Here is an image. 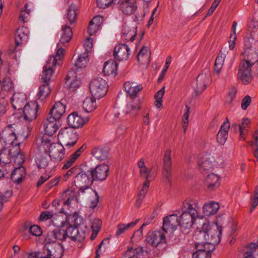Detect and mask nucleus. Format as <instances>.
<instances>
[{"label":"nucleus","mask_w":258,"mask_h":258,"mask_svg":"<svg viewBox=\"0 0 258 258\" xmlns=\"http://www.w3.org/2000/svg\"><path fill=\"white\" fill-rule=\"evenodd\" d=\"M200 209L199 202L195 199L185 201L182 205V213L179 219V224L184 228L191 227L198 216Z\"/></svg>","instance_id":"obj_1"},{"label":"nucleus","mask_w":258,"mask_h":258,"mask_svg":"<svg viewBox=\"0 0 258 258\" xmlns=\"http://www.w3.org/2000/svg\"><path fill=\"white\" fill-rule=\"evenodd\" d=\"M222 226L217 222L213 223L211 225L206 221L203 224L202 229L195 234L197 240L204 239L213 243L218 244L221 240Z\"/></svg>","instance_id":"obj_2"},{"label":"nucleus","mask_w":258,"mask_h":258,"mask_svg":"<svg viewBox=\"0 0 258 258\" xmlns=\"http://www.w3.org/2000/svg\"><path fill=\"white\" fill-rule=\"evenodd\" d=\"M89 88L92 96L98 99L104 97L108 91L106 81L101 78L93 79L90 83Z\"/></svg>","instance_id":"obj_3"},{"label":"nucleus","mask_w":258,"mask_h":258,"mask_svg":"<svg viewBox=\"0 0 258 258\" xmlns=\"http://www.w3.org/2000/svg\"><path fill=\"white\" fill-rule=\"evenodd\" d=\"M58 139L66 147L71 148L76 144L79 138L77 132L74 129L65 127L59 131Z\"/></svg>","instance_id":"obj_4"},{"label":"nucleus","mask_w":258,"mask_h":258,"mask_svg":"<svg viewBox=\"0 0 258 258\" xmlns=\"http://www.w3.org/2000/svg\"><path fill=\"white\" fill-rule=\"evenodd\" d=\"M93 182L89 170L87 171H78L74 180L75 185L79 188V191L82 193L85 192V190L89 189Z\"/></svg>","instance_id":"obj_5"},{"label":"nucleus","mask_w":258,"mask_h":258,"mask_svg":"<svg viewBox=\"0 0 258 258\" xmlns=\"http://www.w3.org/2000/svg\"><path fill=\"white\" fill-rule=\"evenodd\" d=\"M211 72L209 69H205L197 78L195 92L197 95H200L211 83Z\"/></svg>","instance_id":"obj_6"},{"label":"nucleus","mask_w":258,"mask_h":258,"mask_svg":"<svg viewBox=\"0 0 258 258\" xmlns=\"http://www.w3.org/2000/svg\"><path fill=\"white\" fill-rule=\"evenodd\" d=\"M43 252L49 258H61L64 250L62 245L58 242L45 241Z\"/></svg>","instance_id":"obj_7"},{"label":"nucleus","mask_w":258,"mask_h":258,"mask_svg":"<svg viewBox=\"0 0 258 258\" xmlns=\"http://www.w3.org/2000/svg\"><path fill=\"white\" fill-rule=\"evenodd\" d=\"M56 66H60V62H57L53 57H49L40 75V80L42 83H48L53 74L54 68Z\"/></svg>","instance_id":"obj_8"},{"label":"nucleus","mask_w":258,"mask_h":258,"mask_svg":"<svg viewBox=\"0 0 258 258\" xmlns=\"http://www.w3.org/2000/svg\"><path fill=\"white\" fill-rule=\"evenodd\" d=\"M89 171L93 182L94 181H102L105 180L108 176L109 167L106 164H101L95 168H91Z\"/></svg>","instance_id":"obj_9"},{"label":"nucleus","mask_w":258,"mask_h":258,"mask_svg":"<svg viewBox=\"0 0 258 258\" xmlns=\"http://www.w3.org/2000/svg\"><path fill=\"white\" fill-rule=\"evenodd\" d=\"M67 228L57 227L47 232L44 241L57 242L56 241H63L67 239Z\"/></svg>","instance_id":"obj_10"},{"label":"nucleus","mask_w":258,"mask_h":258,"mask_svg":"<svg viewBox=\"0 0 258 258\" xmlns=\"http://www.w3.org/2000/svg\"><path fill=\"white\" fill-rule=\"evenodd\" d=\"M17 137L15 130L12 124L6 126L0 134V140L2 142L4 143L6 145H9L12 147L15 143Z\"/></svg>","instance_id":"obj_11"},{"label":"nucleus","mask_w":258,"mask_h":258,"mask_svg":"<svg viewBox=\"0 0 258 258\" xmlns=\"http://www.w3.org/2000/svg\"><path fill=\"white\" fill-rule=\"evenodd\" d=\"M251 68L249 67L245 63H240L237 73V78L243 84H249L252 80L253 77L251 73Z\"/></svg>","instance_id":"obj_12"},{"label":"nucleus","mask_w":258,"mask_h":258,"mask_svg":"<svg viewBox=\"0 0 258 258\" xmlns=\"http://www.w3.org/2000/svg\"><path fill=\"white\" fill-rule=\"evenodd\" d=\"M214 157L210 154L201 155L198 161V165L203 174L208 173L213 169Z\"/></svg>","instance_id":"obj_13"},{"label":"nucleus","mask_w":258,"mask_h":258,"mask_svg":"<svg viewBox=\"0 0 258 258\" xmlns=\"http://www.w3.org/2000/svg\"><path fill=\"white\" fill-rule=\"evenodd\" d=\"M38 108L39 105L35 101H31L26 104L23 108L24 119L30 121L35 119Z\"/></svg>","instance_id":"obj_14"},{"label":"nucleus","mask_w":258,"mask_h":258,"mask_svg":"<svg viewBox=\"0 0 258 258\" xmlns=\"http://www.w3.org/2000/svg\"><path fill=\"white\" fill-rule=\"evenodd\" d=\"M137 26L136 24L124 23L121 29V37L126 41L133 42L137 36Z\"/></svg>","instance_id":"obj_15"},{"label":"nucleus","mask_w":258,"mask_h":258,"mask_svg":"<svg viewBox=\"0 0 258 258\" xmlns=\"http://www.w3.org/2000/svg\"><path fill=\"white\" fill-rule=\"evenodd\" d=\"M165 237V235L161 231H155L148 233L146 238V241L152 246H157L159 244L166 243V241Z\"/></svg>","instance_id":"obj_16"},{"label":"nucleus","mask_w":258,"mask_h":258,"mask_svg":"<svg viewBox=\"0 0 258 258\" xmlns=\"http://www.w3.org/2000/svg\"><path fill=\"white\" fill-rule=\"evenodd\" d=\"M129 51L130 48L127 45L119 44L114 47L113 55L117 60H125L128 58Z\"/></svg>","instance_id":"obj_17"},{"label":"nucleus","mask_w":258,"mask_h":258,"mask_svg":"<svg viewBox=\"0 0 258 258\" xmlns=\"http://www.w3.org/2000/svg\"><path fill=\"white\" fill-rule=\"evenodd\" d=\"M67 238L74 241L82 242L85 238V232L78 227L70 225L67 227Z\"/></svg>","instance_id":"obj_18"},{"label":"nucleus","mask_w":258,"mask_h":258,"mask_svg":"<svg viewBox=\"0 0 258 258\" xmlns=\"http://www.w3.org/2000/svg\"><path fill=\"white\" fill-rule=\"evenodd\" d=\"M68 123L72 128H76L82 127L88 121L89 118H83L76 112L70 114L67 118Z\"/></svg>","instance_id":"obj_19"},{"label":"nucleus","mask_w":258,"mask_h":258,"mask_svg":"<svg viewBox=\"0 0 258 258\" xmlns=\"http://www.w3.org/2000/svg\"><path fill=\"white\" fill-rule=\"evenodd\" d=\"M64 149L60 144H54L49 150V156L55 162L61 161L64 157Z\"/></svg>","instance_id":"obj_20"},{"label":"nucleus","mask_w":258,"mask_h":258,"mask_svg":"<svg viewBox=\"0 0 258 258\" xmlns=\"http://www.w3.org/2000/svg\"><path fill=\"white\" fill-rule=\"evenodd\" d=\"M178 225H180L179 218L176 215L172 214L164 218L162 228L167 232L169 230L173 231Z\"/></svg>","instance_id":"obj_21"},{"label":"nucleus","mask_w":258,"mask_h":258,"mask_svg":"<svg viewBox=\"0 0 258 258\" xmlns=\"http://www.w3.org/2000/svg\"><path fill=\"white\" fill-rule=\"evenodd\" d=\"M50 161L48 152L37 151L36 153L35 162L39 169L46 168Z\"/></svg>","instance_id":"obj_22"},{"label":"nucleus","mask_w":258,"mask_h":258,"mask_svg":"<svg viewBox=\"0 0 258 258\" xmlns=\"http://www.w3.org/2000/svg\"><path fill=\"white\" fill-rule=\"evenodd\" d=\"M58 120L51 117H48L44 122V127L46 134L53 135L58 128Z\"/></svg>","instance_id":"obj_23"},{"label":"nucleus","mask_w":258,"mask_h":258,"mask_svg":"<svg viewBox=\"0 0 258 258\" xmlns=\"http://www.w3.org/2000/svg\"><path fill=\"white\" fill-rule=\"evenodd\" d=\"M51 136H49L48 134L44 135L41 138H38L37 139V143L38 144L37 150L48 152V150L51 148V146L55 144L51 143Z\"/></svg>","instance_id":"obj_24"},{"label":"nucleus","mask_w":258,"mask_h":258,"mask_svg":"<svg viewBox=\"0 0 258 258\" xmlns=\"http://www.w3.org/2000/svg\"><path fill=\"white\" fill-rule=\"evenodd\" d=\"M29 30L26 27L18 29L15 34V42L17 46L26 43L29 38Z\"/></svg>","instance_id":"obj_25"},{"label":"nucleus","mask_w":258,"mask_h":258,"mask_svg":"<svg viewBox=\"0 0 258 258\" xmlns=\"http://www.w3.org/2000/svg\"><path fill=\"white\" fill-rule=\"evenodd\" d=\"M124 87L126 93L130 95L131 98H137L136 96L138 92L143 89L142 85H137L132 82H126L124 84Z\"/></svg>","instance_id":"obj_26"},{"label":"nucleus","mask_w":258,"mask_h":258,"mask_svg":"<svg viewBox=\"0 0 258 258\" xmlns=\"http://www.w3.org/2000/svg\"><path fill=\"white\" fill-rule=\"evenodd\" d=\"M11 100L13 108L15 109L20 110L26 105V96L23 93H15Z\"/></svg>","instance_id":"obj_27"},{"label":"nucleus","mask_w":258,"mask_h":258,"mask_svg":"<svg viewBox=\"0 0 258 258\" xmlns=\"http://www.w3.org/2000/svg\"><path fill=\"white\" fill-rule=\"evenodd\" d=\"M141 108L140 100L139 98H131L126 106V113L130 114L131 116H136Z\"/></svg>","instance_id":"obj_28"},{"label":"nucleus","mask_w":258,"mask_h":258,"mask_svg":"<svg viewBox=\"0 0 258 258\" xmlns=\"http://www.w3.org/2000/svg\"><path fill=\"white\" fill-rule=\"evenodd\" d=\"M15 147L8 146L7 147H4L2 149L0 150V161L4 164L9 165L11 158L14 156V153L12 152Z\"/></svg>","instance_id":"obj_29"},{"label":"nucleus","mask_w":258,"mask_h":258,"mask_svg":"<svg viewBox=\"0 0 258 258\" xmlns=\"http://www.w3.org/2000/svg\"><path fill=\"white\" fill-rule=\"evenodd\" d=\"M227 53L228 51L225 49L220 51L215 61L213 71L214 75L218 76L221 73Z\"/></svg>","instance_id":"obj_30"},{"label":"nucleus","mask_w":258,"mask_h":258,"mask_svg":"<svg viewBox=\"0 0 258 258\" xmlns=\"http://www.w3.org/2000/svg\"><path fill=\"white\" fill-rule=\"evenodd\" d=\"M171 165V151L168 150L165 152L163 158V174L166 178H168L171 176L170 169Z\"/></svg>","instance_id":"obj_31"},{"label":"nucleus","mask_w":258,"mask_h":258,"mask_svg":"<svg viewBox=\"0 0 258 258\" xmlns=\"http://www.w3.org/2000/svg\"><path fill=\"white\" fill-rule=\"evenodd\" d=\"M65 105L61 102L55 103L49 112L50 116L59 120L65 112Z\"/></svg>","instance_id":"obj_32"},{"label":"nucleus","mask_w":258,"mask_h":258,"mask_svg":"<svg viewBox=\"0 0 258 258\" xmlns=\"http://www.w3.org/2000/svg\"><path fill=\"white\" fill-rule=\"evenodd\" d=\"M230 127V124L227 118V121L224 122L220 127V130L217 135V140L221 145L224 144L228 137V131Z\"/></svg>","instance_id":"obj_33"},{"label":"nucleus","mask_w":258,"mask_h":258,"mask_svg":"<svg viewBox=\"0 0 258 258\" xmlns=\"http://www.w3.org/2000/svg\"><path fill=\"white\" fill-rule=\"evenodd\" d=\"M120 9L125 15L133 14L137 9V6L134 0H125L121 3Z\"/></svg>","instance_id":"obj_34"},{"label":"nucleus","mask_w":258,"mask_h":258,"mask_svg":"<svg viewBox=\"0 0 258 258\" xmlns=\"http://www.w3.org/2000/svg\"><path fill=\"white\" fill-rule=\"evenodd\" d=\"M26 174V170L24 166H20L15 168L11 174V179L14 182L17 184L21 182L25 177Z\"/></svg>","instance_id":"obj_35"},{"label":"nucleus","mask_w":258,"mask_h":258,"mask_svg":"<svg viewBox=\"0 0 258 258\" xmlns=\"http://www.w3.org/2000/svg\"><path fill=\"white\" fill-rule=\"evenodd\" d=\"M117 63L114 60L106 61L104 64L103 72L106 76L114 77L117 75Z\"/></svg>","instance_id":"obj_36"},{"label":"nucleus","mask_w":258,"mask_h":258,"mask_svg":"<svg viewBox=\"0 0 258 258\" xmlns=\"http://www.w3.org/2000/svg\"><path fill=\"white\" fill-rule=\"evenodd\" d=\"M61 30L62 34L59 41L57 43L58 46H60V44L64 45L65 43L69 42L73 36V32L70 27L63 25L62 26Z\"/></svg>","instance_id":"obj_37"},{"label":"nucleus","mask_w":258,"mask_h":258,"mask_svg":"<svg viewBox=\"0 0 258 258\" xmlns=\"http://www.w3.org/2000/svg\"><path fill=\"white\" fill-rule=\"evenodd\" d=\"M246 55L244 56L243 60L240 61V63H245L249 67L251 68L258 62V55L254 51L251 50L248 51Z\"/></svg>","instance_id":"obj_38"},{"label":"nucleus","mask_w":258,"mask_h":258,"mask_svg":"<svg viewBox=\"0 0 258 258\" xmlns=\"http://www.w3.org/2000/svg\"><path fill=\"white\" fill-rule=\"evenodd\" d=\"M250 123V121L248 118H244L242 121L239 124V140L244 141L246 139V136L248 133V128Z\"/></svg>","instance_id":"obj_39"},{"label":"nucleus","mask_w":258,"mask_h":258,"mask_svg":"<svg viewBox=\"0 0 258 258\" xmlns=\"http://www.w3.org/2000/svg\"><path fill=\"white\" fill-rule=\"evenodd\" d=\"M53 216L54 215L52 212L45 211L41 213L39 219L40 221H45L53 218L52 222L54 225L59 226V225L63 224V220L61 216H57L56 215H55V217H53Z\"/></svg>","instance_id":"obj_40"},{"label":"nucleus","mask_w":258,"mask_h":258,"mask_svg":"<svg viewBox=\"0 0 258 258\" xmlns=\"http://www.w3.org/2000/svg\"><path fill=\"white\" fill-rule=\"evenodd\" d=\"M219 209V204L215 202H210L205 203L203 207L204 215L207 216L216 214Z\"/></svg>","instance_id":"obj_41"},{"label":"nucleus","mask_w":258,"mask_h":258,"mask_svg":"<svg viewBox=\"0 0 258 258\" xmlns=\"http://www.w3.org/2000/svg\"><path fill=\"white\" fill-rule=\"evenodd\" d=\"M219 178L217 175L213 173L209 174L205 180V183L208 189L213 190L219 186Z\"/></svg>","instance_id":"obj_42"},{"label":"nucleus","mask_w":258,"mask_h":258,"mask_svg":"<svg viewBox=\"0 0 258 258\" xmlns=\"http://www.w3.org/2000/svg\"><path fill=\"white\" fill-rule=\"evenodd\" d=\"M93 155L98 160L103 161L106 159L108 156V151L107 148L97 147L92 150Z\"/></svg>","instance_id":"obj_43"},{"label":"nucleus","mask_w":258,"mask_h":258,"mask_svg":"<svg viewBox=\"0 0 258 258\" xmlns=\"http://www.w3.org/2000/svg\"><path fill=\"white\" fill-rule=\"evenodd\" d=\"M95 98L87 97L83 102V107L87 112H91L96 108Z\"/></svg>","instance_id":"obj_44"},{"label":"nucleus","mask_w":258,"mask_h":258,"mask_svg":"<svg viewBox=\"0 0 258 258\" xmlns=\"http://www.w3.org/2000/svg\"><path fill=\"white\" fill-rule=\"evenodd\" d=\"M100 19L101 17L96 16L90 21L88 27V32L90 36L94 35L99 29L100 25L98 20Z\"/></svg>","instance_id":"obj_45"},{"label":"nucleus","mask_w":258,"mask_h":258,"mask_svg":"<svg viewBox=\"0 0 258 258\" xmlns=\"http://www.w3.org/2000/svg\"><path fill=\"white\" fill-rule=\"evenodd\" d=\"M83 148V146L77 150L69 157V158L64 163L62 167V169H67L73 165L77 158L80 156Z\"/></svg>","instance_id":"obj_46"},{"label":"nucleus","mask_w":258,"mask_h":258,"mask_svg":"<svg viewBox=\"0 0 258 258\" xmlns=\"http://www.w3.org/2000/svg\"><path fill=\"white\" fill-rule=\"evenodd\" d=\"M75 72L73 71H70L69 74L66 77V81L65 82V85L67 86L70 90L72 91H75L76 88H78L80 86V82L79 81L76 80L72 81H69L71 78L70 75H74Z\"/></svg>","instance_id":"obj_47"},{"label":"nucleus","mask_w":258,"mask_h":258,"mask_svg":"<svg viewBox=\"0 0 258 258\" xmlns=\"http://www.w3.org/2000/svg\"><path fill=\"white\" fill-rule=\"evenodd\" d=\"M51 90L48 83H44L39 87V91L38 94L39 98L43 100L46 98L50 93Z\"/></svg>","instance_id":"obj_48"},{"label":"nucleus","mask_w":258,"mask_h":258,"mask_svg":"<svg viewBox=\"0 0 258 258\" xmlns=\"http://www.w3.org/2000/svg\"><path fill=\"white\" fill-rule=\"evenodd\" d=\"M138 221L139 220H137L135 222H132L126 225L122 223L118 224L117 226V230L115 233L116 236H119L128 228L134 227L137 223Z\"/></svg>","instance_id":"obj_49"},{"label":"nucleus","mask_w":258,"mask_h":258,"mask_svg":"<svg viewBox=\"0 0 258 258\" xmlns=\"http://www.w3.org/2000/svg\"><path fill=\"white\" fill-rule=\"evenodd\" d=\"M77 9V7L74 4H72L70 5L69 8L67 10V18L71 24H72L73 23H74L76 20Z\"/></svg>","instance_id":"obj_50"},{"label":"nucleus","mask_w":258,"mask_h":258,"mask_svg":"<svg viewBox=\"0 0 258 258\" xmlns=\"http://www.w3.org/2000/svg\"><path fill=\"white\" fill-rule=\"evenodd\" d=\"M88 54L86 52L83 53L81 56L78 57L75 64L76 70L86 67L88 61Z\"/></svg>","instance_id":"obj_51"},{"label":"nucleus","mask_w":258,"mask_h":258,"mask_svg":"<svg viewBox=\"0 0 258 258\" xmlns=\"http://www.w3.org/2000/svg\"><path fill=\"white\" fill-rule=\"evenodd\" d=\"M165 86H163L159 91H158L155 95V101L154 104L155 106L160 108L162 106V98L165 93Z\"/></svg>","instance_id":"obj_52"},{"label":"nucleus","mask_w":258,"mask_h":258,"mask_svg":"<svg viewBox=\"0 0 258 258\" xmlns=\"http://www.w3.org/2000/svg\"><path fill=\"white\" fill-rule=\"evenodd\" d=\"M237 26V22L234 21L233 22L232 26V33L229 37V47L230 49L233 50L235 47V41L236 39V28Z\"/></svg>","instance_id":"obj_53"},{"label":"nucleus","mask_w":258,"mask_h":258,"mask_svg":"<svg viewBox=\"0 0 258 258\" xmlns=\"http://www.w3.org/2000/svg\"><path fill=\"white\" fill-rule=\"evenodd\" d=\"M80 171L78 167L74 166L69 170L63 176L59 177L62 181H67L68 179L73 175L77 174Z\"/></svg>","instance_id":"obj_54"},{"label":"nucleus","mask_w":258,"mask_h":258,"mask_svg":"<svg viewBox=\"0 0 258 258\" xmlns=\"http://www.w3.org/2000/svg\"><path fill=\"white\" fill-rule=\"evenodd\" d=\"M19 144L16 143V145H18ZM15 148L19 150V151L16 153L14 154V156L13 157L15 158V163L18 165H22L25 161L24 155L21 153L19 149V147L16 146Z\"/></svg>","instance_id":"obj_55"},{"label":"nucleus","mask_w":258,"mask_h":258,"mask_svg":"<svg viewBox=\"0 0 258 258\" xmlns=\"http://www.w3.org/2000/svg\"><path fill=\"white\" fill-rule=\"evenodd\" d=\"M90 191V193L92 197L90 207V208L94 209L97 206L99 202V197L98 193L95 190L91 189Z\"/></svg>","instance_id":"obj_56"},{"label":"nucleus","mask_w":258,"mask_h":258,"mask_svg":"<svg viewBox=\"0 0 258 258\" xmlns=\"http://www.w3.org/2000/svg\"><path fill=\"white\" fill-rule=\"evenodd\" d=\"M28 4H26L24 6L25 9L20 11L19 19L25 23L27 21L31 12L30 10L28 9Z\"/></svg>","instance_id":"obj_57"},{"label":"nucleus","mask_w":258,"mask_h":258,"mask_svg":"<svg viewBox=\"0 0 258 258\" xmlns=\"http://www.w3.org/2000/svg\"><path fill=\"white\" fill-rule=\"evenodd\" d=\"M11 170V167L10 165L4 164L0 165V180L7 176Z\"/></svg>","instance_id":"obj_58"},{"label":"nucleus","mask_w":258,"mask_h":258,"mask_svg":"<svg viewBox=\"0 0 258 258\" xmlns=\"http://www.w3.org/2000/svg\"><path fill=\"white\" fill-rule=\"evenodd\" d=\"M69 220H71L72 222H74V226L78 227L83 222V218L80 217L77 214H74L73 216H70Z\"/></svg>","instance_id":"obj_59"},{"label":"nucleus","mask_w":258,"mask_h":258,"mask_svg":"<svg viewBox=\"0 0 258 258\" xmlns=\"http://www.w3.org/2000/svg\"><path fill=\"white\" fill-rule=\"evenodd\" d=\"M62 45H63L60 44V45L59 46H58L57 45V47L58 48V49L56 53V55L55 56H50V57H54L56 59V61L57 62H60V66L61 64V59L63 56V52H64V49L62 48Z\"/></svg>","instance_id":"obj_60"},{"label":"nucleus","mask_w":258,"mask_h":258,"mask_svg":"<svg viewBox=\"0 0 258 258\" xmlns=\"http://www.w3.org/2000/svg\"><path fill=\"white\" fill-rule=\"evenodd\" d=\"M29 232L33 235L39 236L42 233V231L40 226L34 225L30 227Z\"/></svg>","instance_id":"obj_61"},{"label":"nucleus","mask_w":258,"mask_h":258,"mask_svg":"<svg viewBox=\"0 0 258 258\" xmlns=\"http://www.w3.org/2000/svg\"><path fill=\"white\" fill-rule=\"evenodd\" d=\"M150 180L145 181L143 184L142 189L139 191L138 197L144 198H145L149 187Z\"/></svg>","instance_id":"obj_62"},{"label":"nucleus","mask_w":258,"mask_h":258,"mask_svg":"<svg viewBox=\"0 0 258 258\" xmlns=\"http://www.w3.org/2000/svg\"><path fill=\"white\" fill-rule=\"evenodd\" d=\"M117 0H97V5L98 8L104 9Z\"/></svg>","instance_id":"obj_63"},{"label":"nucleus","mask_w":258,"mask_h":258,"mask_svg":"<svg viewBox=\"0 0 258 258\" xmlns=\"http://www.w3.org/2000/svg\"><path fill=\"white\" fill-rule=\"evenodd\" d=\"M102 224L101 220L99 219H95L91 225V228L92 231H96L98 232L101 229V226Z\"/></svg>","instance_id":"obj_64"}]
</instances>
